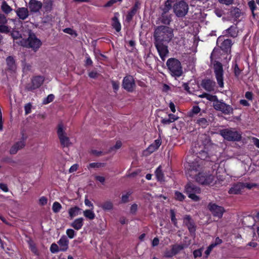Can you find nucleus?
Instances as JSON below:
<instances>
[{"instance_id": "nucleus-1", "label": "nucleus", "mask_w": 259, "mask_h": 259, "mask_svg": "<svg viewBox=\"0 0 259 259\" xmlns=\"http://www.w3.org/2000/svg\"><path fill=\"white\" fill-rule=\"evenodd\" d=\"M185 167L187 177L195 179L199 184L210 185L214 183V176L209 173L200 172L202 169V167H200V165L195 168L193 163H187L185 164Z\"/></svg>"}, {"instance_id": "nucleus-2", "label": "nucleus", "mask_w": 259, "mask_h": 259, "mask_svg": "<svg viewBox=\"0 0 259 259\" xmlns=\"http://www.w3.org/2000/svg\"><path fill=\"white\" fill-rule=\"evenodd\" d=\"M154 37L155 41L168 42L174 37L173 30L167 26H158L155 30Z\"/></svg>"}, {"instance_id": "nucleus-3", "label": "nucleus", "mask_w": 259, "mask_h": 259, "mask_svg": "<svg viewBox=\"0 0 259 259\" xmlns=\"http://www.w3.org/2000/svg\"><path fill=\"white\" fill-rule=\"evenodd\" d=\"M172 3H174V11L178 17H183L186 15L188 11V6L186 2L183 1L167 0L166 4L171 6Z\"/></svg>"}, {"instance_id": "nucleus-4", "label": "nucleus", "mask_w": 259, "mask_h": 259, "mask_svg": "<svg viewBox=\"0 0 259 259\" xmlns=\"http://www.w3.org/2000/svg\"><path fill=\"white\" fill-rule=\"evenodd\" d=\"M166 65L170 74L175 77H180L183 74L181 62L175 58H169L166 62Z\"/></svg>"}, {"instance_id": "nucleus-5", "label": "nucleus", "mask_w": 259, "mask_h": 259, "mask_svg": "<svg viewBox=\"0 0 259 259\" xmlns=\"http://www.w3.org/2000/svg\"><path fill=\"white\" fill-rule=\"evenodd\" d=\"M221 135L229 141H239L241 134L234 128H226L220 131Z\"/></svg>"}, {"instance_id": "nucleus-6", "label": "nucleus", "mask_w": 259, "mask_h": 259, "mask_svg": "<svg viewBox=\"0 0 259 259\" xmlns=\"http://www.w3.org/2000/svg\"><path fill=\"white\" fill-rule=\"evenodd\" d=\"M21 45L31 48L34 51H37L41 45L40 40L35 35L31 32L29 33V37L27 40L21 41Z\"/></svg>"}, {"instance_id": "nucleus-7", "label": "nucleus", "mask_w": 259, "mask_h": 259, "mask_svg": "<svg viewBox=\"0 0 259 259\" xmlns=\"http://www.w3.org/2000/svg\"><path fill=\"white\" fill-rule=\"evenodd\" d=\"M199 149H201L200 151L197 149V147L195 145L193 149V152L196 153L198 154L197 157L195 159L194 161L188 162L187 163H193L195 165V168L197 167L198 165H200V167H201V165L204 160H208L209 156L207 152L203 150L202 148L199 146Z\"/></svg>"}, {"instance_id": "nucleus-8", "label": "nucleus", "mask_w": 259, "mask_h": 259, "mask_svg": "<svg viewBox=\"0 0 259 259\" xmlns=\"http://www.w3.org/2000/svg\"><path fill=\"white\" fill-rule=\"evenodd\" d=\"M66 127L62 123L58 124L57 133L60 143L63 147H68L71 144L69 138L66 133Z\"/></svg>"}, {"instance_id": "nucleus-9", "label": "nucleus", "mask_w": 259, "mask_h": 259, "mask_svg": "<svg viewBox=\"0 0 259 259\" xmlns=\"http://www.w3.org/2000/svg\"><path fill=\"white\" fill-rule=\"evenodd\" d=\"M185 191L189 198L194 201H198L200 200V197L198 196L201 193L200 189L194 185L193 184H189L185 187Z\"/></svg>"}, {"instance_id": "nucleus-10", "label": "nucleus", "mask_w": 259, "mask_h": 259, "mask_svg": "<svg viewBox=\"0 0 259 259\" xmlns=\"http://www.w3.org/2000/svg\"><path fill=\"white\" fill-rule=\"evenodd\" d=\"M214 72L218 83L221 88L224 87L223 82V69L221 63L216 62L213 65Z\"/></svg>"}, {"instance_id": "nucleus-11", "label": "nucleus", "mask_w": 259, "mask_h": 259, "mask_svg": "<svg viewBox=\"0 0 259 259\" xmlns=\"http://www.w3.org/2000/svg\"><path fill=\"white\" fill-rule=\"evenodd\" d=\"M122 87L129 92H133L136 88V83L133 77L127 75L124 77L122 81Z\"/></svg>"}, {"instance_id": "nucleus-12", "label": "nucleus", "mask_w": 259, "mask_h": 259, "mask_svg": "<svg viewBox=\"0 0 259 259\" xmlns=\"http://www.w3.org/2000/svg\"><path fill=\"white\" fill-rule=\"evenodd\" d=\"M213 104L215 109L221 111L225 114H230L233 112V108L223 102L218 100Z\"/></svg>"}, {"instance_id": "nucleus-13", "label": "nucleus", "mask_w": 259, "mask_h": 259, "mask_svg": "<svg viewBox=\"0 0 259 259\" xmlns=\"http://www.w3.org/2000/svg\"><path fill=\"white\" fill-rule=\"evenodd\" d=\"M217 45L220 47L221 49L226 52L230 51L232 45V42L230 39H224V36H220L217 39Z\"/></svg>"}, {"instance_id": "nucleus-14", "label": "nucleus", "mask_w": 259, "mask_h": 259, "mask_svg": "<svg viewBox=\"0 0 259 259\" xmlns=\"http://www.w3.org/2000/svg\"><path fill=\"white\" fill-rule=\"evenodd\" d=\"M154 44L161 59L164 61L169 52L167 47L160 41H155Z\"/></svg>"}, {"instance_id": "nucleus-15", "label": "nucleus", "mask_w": 259, "mask_h": 259, "mask_svg": "<svg viewBox=\"0 0 259 259\" xmlns=\"http://www.w3.org/2000/svg\"><path fill=\"white\" fill-rule=\"evenodd\" d=\"M208 207L213 215L219 218H221L225 212V209L222 206L215 203H210Z\"/></svg>"}, {"instance_id": "nucleus-16", "label": "nucleus", "mask_w": 259, "mask_h": 259, "mask_svg": "<svg viewBox=\"0 0 259 259\" xmlns=\"http://www.w3.org/2000/svg\"><path fill=\"white\" fill-rule=\"evenodd\" d=\"M44 81V78L42 76H35L31 79V84L27 86V89L29 91H32L37 89L41 85Z\"/></svg>"}, {"instance_id": "nucleus-17", "label": "nucleus", "mask_w": 259, "mask_h": 259, "mask_svg": "<svg viewBox=\"0 0 259 259\" xmlns=\"http://www.w3.org/2000/svg\"><path fill=\"white\" fill-rule=\"evenodd\" d=\"M41 2L37 0H30L28 3L29 10L32 13H37L42 8Z\"/></svg>"}, {"instance_id": "nucleus-18", "label": "nucleus", "mask_w": 259, "mask_h": 259, "mask_svg": "<svg viewBox=\"0 0 259 259\" xmlns=\"http://www.w3.org/2000/svg\"><path fill=\"white\" fill-rule=\"evenodd\" d=\"M141 3L139 1H137L131 11L128 12L126 16V19L128 22L131 21L133 16L136 14L137 11L140 9Z\"/></svg>"}, {"instance_id": "nucleus-19", "label": "nucleus", "mask_w": 259, "mask_h": 259, "mask_svg": "<svg viewBox=\"0 0 259 259\" xmlns=\"http://www.w3.org/2000/svg\"><path fill=\"white\" fill-rule=\"evenodd\" d=\"M15 12L18 17L22 20H25L29 16V11L27 8H18L15 10Z\"/></svg>"}, {"instance_id": "nucleus-20", "label": "nucleus", "mask_w": 259, "mask_h": 259, "mask_svg": "<svg viewBox=\"0 0 259 259\" xmlns=\"http://www.w3.org/2000/svg\"><path fill=\"white\" fill-rule=\"evenodd\" d=\"M243 185L242 183H238L233 185L229 189L228 193L230 194L237 195L241 193L243 189Z\"/></svg>"}, {"instance_id": "nucleus-21", "label": "nucleus", "mask_w": 259, "mask_h": 259, "mask_svg": "<svg viewBox=\"0 0 259 259\" xmlns=\"http://www.w3.org/2000/svg\"><path fill=\"white\" fill-rule=\"evenodd\" d=\"M191 242L190 241H189L187 243H184L182 244H176L172 246L171 249L173 252V254L176 255V254L180 252L183 249L187 248L190 244Z\"/></svg>"}, {"instance_id": "nucleus-22", "label": "nucleus", "mask_w": 259, "mask_h": 259, "mask_svg": "<svg viewBox=\"0 0 259 259\" xmlns=\"http://www.w3.org/2000/svg\"><path fill=\"white\" fill-rule=\"evenodd\" d=\"M60 250L65 251L67 250L68 248L69 241L66 237L63 236L61 237L60 240L58 241Z\"/></svg>"}, {"instance_id": "nucleus-23", "label": "nucleus", "mask_w": 259, "mask_h": 259, "mask_svg": "<svg viewBox=\"0 0 259 259\" xmlns=\"http://www.w3.org/2000/svg\"><path fill=\"white\" fill-rule=\"evenodd\" d=\"M25 145V144L23 140L17 142L10 148L9 151L10 154L12 155L16 154L18 151L22 149Z\"/></svg>"}, {"instance_id": "nucleus-24", "label": "nucleus", "mask_w": 259, "mask_h": 259, "mask_svg": "<svg viewBox=\"0 0 259 259\" xmlns=\"http://www.w3.org/2000/svg\"><path fill=\"white\" fill-rule=\"evenodd\" d=\"M203 88L206 91L211 92L214 91L215 83L210 79L204 80L202 82Z\"/></svg>"}, {"instance_id": "nucleus-25", "label": "nucleus", "mask_w": 259, "mask_h": 259, "mask_svg": "<svg viewBox=\"0 0 259 259\" xmlns=\"http://www.w3.org/2000/svg\"><path fill=\"white\" fill-rule=\"evenodd\" d=\"M8 69L12 72H15L17 69V65L14 58L11 57H8L6 59Z\"/></svg>"}, {"instance_id": "nucleus-26", "label": "nucleus", "mask_w": 259, "mask_h": 259, "mask_svg": "<svg viewBox=\"0 0 259 259\" xmlns=\"http://www.w3.org/2000/svg\"><path fill=\"white\" fill-rule=\"evenodd\" d=\"M119 16V14L118 13H114V16L112 18V25L113 27L116 30V31L119 32L121 30V25L120 22L118 21V17Z\"/></svg>"}, {"instance_id": "nucleus-27", "label": "nucleus", "mask_w": 259, "mask_h": 259, "mask_svg": "<svg viewBox=\"0 0 259 259\" xmlns=\"http://www.w3.org/2000/svg\"><path fill=\"white\" fill-rule=\"evenodd\" d=\"M161 144V140L159 139H156L154 142L151 144L147 149V151L149 153H152L158 149Z\"/></svg>"}, {"instance_id": "nucleus-28", "label": "nucleus", "mask_w": 259, "mask_h": 259, "mask_svg": "<svg viewBox=\"0 0 259 259\" xmlns=\"http://www.w3.org/2000/svg\"><path fill=\"white\" fill-rule=\"evenodd\" d=\"M83 225V219L82 218H79L75 219L72 222L70 226L76 230L80 229Z\"/></svg>"}, {"instance_id": "nucleus-29", "label": "nucleus", "mask_w": 259, "mask_h": 259, "mask_svg": "<svg viewBox=\"0 0 259 259\" xmlns=\"http://www.w3.org/2000/svg\"><path fill=\"white\" fill-rule=\"evenodd\" d=\"M81 209L78 206H74L71 207L68 210V214L71 218H73L76 216H77L81 213Z\"/></svg>"}, {"instance_id": "nucleus-30", "label": "nucleus", "mask_w": 259, "mask_h": 259, "mask_svg": "<svg viewBox=\"0 0 259 259\" xmlns=\"http://www.w3.org/2000/svg\"><path fill=\"white\" fill-rule=\"evenodd\" d=\"M184 222L187 226L190 233H194L195 231V228L193 223L191 222L190 217L189 216L185 217Z\"/></svg>"}, {"instance_id": "nucleus-31", "label": "nucleus", "mask_w": 259, "mask_h": 259, "mask_svg": "<svg viewBox=\"0 0 259 259\" xmlns=\"http://www.w3.org/2000/svg\"><path fill=\"white\" fill-rule=\"evenodd\" d=\"M1 9L4 13L7 15H8L13 11L12 8L5 1L2 3Z\"/></svg>"}, {"instance_id": "nucleus-32", "label": "nucleus", "mask_w": 259, "mask_h": 259, "mask_svg": "<svg viewBox=\"0 0 259 259\" xmlns=\"http://www.w3.org/2000/svg\"><path fill=\"white\" fill-rule=\"evenodd\" d=\"M100 206L104 210H111L113 208V204L112 201L107 200L102 203Z\"/></svg>"}, {"instance_id": "nucleus-33", "label": "nucleus", "mask_w": 259, "mask_h": 259, "mask_svg": "<svg viewBox=\"0 0 259 259\" xmlns=\"http://www.w3.org/2000/svg\"><path fill=\"white\" fill-rule=\"evenodd\" d=\"M226 31L228 33L229 36L233 37H235L238 35L237 27L235 25L231 26L226 30Z\"/></svg>"}, {"instance_id": "nucleus-34", "label": "nucleus", "mask_w": 259, "mask_h": 259, "mask_svg": "<svg viewBox=\"0 0 259 259\" xmlns=\"http://www.w3.org/2000/svg\"><path fill=\"white\" fill-rule=\"evenodd\" d=\"M155 176L158 181H164V175L162 171L161 165L159 166L155 170Z\"/></svg>"}, {"instance_id": "nucleus-35", "label": "nucleus", "mask_w": 259, "mask_h": 259, "mask_svg": "<svg viewBox=\"0 0 259 259\" xmlns=\"http://www.w3.org/2000/svg\"><path fill=\"white\" fill-rule=\"evenodd\" d=\"M83 215L87 219L92 220L95 218L96 215L93 209H86L83 211Z\"/></svg>"}, {"instance_id": "nucleus-36", "label": "nucleus", "mask_w": 259, "mask_h": 259, "mask_svg": "<svg viewBox=\"0 0 259 259\" xmlns=\"http://www.w3.org/2000/svg\"><path fill=\"white\" fill-rule=\"evenodd\" d=\"M197 123L203 128L206 127L208 124L207 120L204 118H200L197 120Z\"/></svg>"}, {"instance_id": "nucleus-37", "label": "nucleus", "mask_w": 259, "mask_h": 259, "mask_svg": "<svg viewBox=\"0 0 259 259\" xmlns=\"http://www.w3.org/2000/svg\"><path fill=\"white\" fill-rule=\"evenodd\" d=\"M63 31L64 32L69 34L74 37L77 35L76 32L70 28H65L63 30Z\"/></svg>"}, {"instance_id": "nucleus-38", "label": "nucleus", "mask_w": 259, "mask_h": 259, "mask_svg": "<svg viewBox=\"0 0 259 259\" xmlns=\"http://www.w3.org/2000/svg\"><path fill=\"white\" fill-rule=\"evenodd\" d=\"M62 206L58 202H55L52 206V209L54 212H59Z\"/></svg>"}, {"instance_id": "nucleus-39", "label": "nucleus", "mask_w": 259, "mask_h": 259, "mask_svg": "<svg viewBox=\"0 0 259 259\" xmlns=\"http://www.w3.org/2000/svg\"><path fill=\"white\" fill-rule=\"evenodd\" d=\"M175 198L176 200L182 201L184 199L185 196L182 193L176 191L175 193Z\"/></svg>"}, {"instance_id": "nucleus-40", "label": "nucleus", "mask_w": 259, "mask_h": 259, "mask_svg": "<svg viewBox=\"0 0 259 259\" xmlns=\"http://www.w3.org/2000/svg\"><path fill=\"white\" fill-rule=\"evenodd\" d=\"M50 251H51V252L55 253L59 252L60 250V248L57 244L55 243H53L51 246Z\"/></svg>"}, {"instance_id": "nucleus-41", "label": "nucleus", "mask_w": 259, "mask_h": 259, "mask_svg": "<svg viewBox=\"0 0 259 259\" xmlns=\"http://www.w3.org/2000/svg\"><path fill=\"white\" fill-rule=\"evenodd\" d=\"M66 233L68 237L70 239L73 238L76 235L75 231L72 229H67L66 230Z\"/></svg>"}, {"instance_id": "nucleus-42", "label": "nucleus", "mask_w": 259, "mask_h": 259, "mask_svg": "<svg viewBox=\"0 0 259 259\" xmlns=\"http://www.w3.org/2000/svg\"><path fill=\"white\" fill-rule=\"evenodd\" d=\"M10 30V28L5 24L0 25V32L2 33H8Z\"/></svg>"}, {"instance_id": "nucleus-43", "label": "nucleus", "mask_w": 259, "mask_h": 259, "mask_svg": "<svg viewBox=\"0 0 259 259\" xmlns=\"http://www.w3.org/2000/svg\"><path fill=\"white\" fill-rule=\"evenodd\" d=\"M54 99V96L53 94H50L48 95V97L44 100L43 103L44 104H47L53 101Z\"/></svg>"}, {"instance_id": "nucleus-44", "label": "nucleus", "mask_w": 259, "mask_h": 259, "mask_svg": "<svg viewBox=\"0 0 259 259\" xmlns=\"http://www.w3.org/2000/svg\"><path fill=\"white\" fill-rule=\"evenodd\" d=\"M104 165L103 163H91L88 166V168H94V167H100Z\"/></svg>"}, {"instance_id": "nucleus-45", "label": "nucleus", "mask_w": 259, "mask_h": 259, "mask_svg": "<svg viewBox=\"0 0 259 259\" xmlns=\"http://www.w3.org/2000/svg\"><path fill=\"white\" fill-rule=\"evenodd\" d=\"M7 22L6 16L4 14H0V25L5 24Z\"/></svg>"}, {"instance_id": "nucleus-46", "label": "nucleus", "mask_w": 259, "mask_h": 259, "mask_svg": "<svg viewBox=\"0 0 259 259\" xmlns=\"http://www.w3.org/2000/svg\"><path fill=\"white\" fill-rule=\"evenodd\" d=\"M205 98L207 100H208L209 101H213V103L215 102V101H218V99H217V96H213V95H210L208 94H206V96Z\"/></svg>"}, {"instance_id": "nucleus-47", "label": "nucleus", "mask_w": 259, "mask_h": 259, "mask_svg": "<svg viewBox=\"0 0 259 259\" xmlns=\"http://www.w3.org/2000/svg\"><path fill=\"white\" fill-rule=\"evenodd\" d=\"M122 0H110L108 1L106 4L105 5V7H109L112 6L114 4L119 2H121Z\"/></svg>"}, {"instance_id": "nucleus-48", "label": "nucleus", "mask_w": 259, "mask_h": 259, "mask_svg": "<svg viewBox=\"0 0 259 259\" xmlns=\"http://www.w3.org/2000/svg\"><path fill=\"white\" fill-rule=\"evenodd\" d=\"M248 6L250 9L251 10L252 13L253 14V11L255 9L256 5L254 1H249L248 3Z\"/></svg>"}, {"instance_id": "nucleus-49", "label": "nucleus", "mask_w": 259, "mask_h": 259, "mask_svg": "<svg viewBox=\"0 0 259 259\" xmlns=\"http://www.w3.org/2000/svg\"><path fill=\"white\" fill-rule=\"evenodd\" d=\"M170 216L171 222L175 225L177 224V220L175 217V213L173 210H170Z\"/></svg>"}, {"instance_id": "nucleus-50", "label": "nucleus", "mask_w": 259, "mask_h": 259, "mask_svg": "<svg viewBox=\"0 0 259 259\" xmlns=\"http://www.w3.org/2000/svg\"><path fill=\"white\" fill-rule=\"evenodd\" d=\"M243 189L244 188H247L248 189H251L254 187H255L256 185L255 184L253 183H243Z\"/></svg>"}, {"instance_id": "nucleus-51", "label": "nucleus", "mask_w": 259, "mask_h": 259, "mask_svg": "<svg viewBox=\"0 0 259 259\" xmlns=\"http://www.w3.org/2000/svg\"><path fill=\"white\" fill-rule=\"evenodd\" d=\"M95 179L100 182L102 184H104L105 181V177L101 176H96L95 177Z\"/></svg>"}, {"instance_id": "nucleus-52", "label": "nucleus", "mask_w": 259, "mask_h": 259, "mask_svg": "<svg viewBox=\"0 0 259 259\" xmlns=\"http://www.w3.org/2000/svg\"><path fill=\"white\" fill-rule=\"evenodd\" d=\"M193 255L195 258L200 257L202 255V249L195 250L193 252Z\"/></svg>"}, {"instance_id": "nucleus-53", "label": "nucleus", "mask_w": 259, "mask_h": 259, "mask_svg": "<svg viewBox=\"0 0 259 259\" xmlns=\"http://www.w3.org/2000/svg\"><path fill=\"white\" fill-rule=\"evenodd\" d=\"M29 248H30L31 250L33 253H36L37 249H36V248L34 244L32 242H29Z\"/></svg>"}, {"instance_id": "nucleus-54", "label": "nucleus", "mask_w": 259, "mask_h": 259, "mask_svg": "<svg viewBox=\"0 0 259 259\" xmlns=\"http://www.w3.org/2000/svg\"><path fill=\"white\" fill-rule=\"evenodd\" d=\"M130 194L126 193V194L123 195L121 197V201L123 203H126L128 201V198Z\"/></svg>"}, {"instance_id": "nucleus-55", "label": "nucleus", "mask_w": 259, "mask_h": 259, "mask_svg": "<svg viewBox=\"0 0 259 259\" xmlns=\"http://www.w3.org/2000/svg\"><path fill=\"white\" fill-rule=\"evenodd\" d=\"M218 1L220 3H221L222 4H224L226 5H230L233 3L234 0H218Z\"/></svg>"}, {"instance_id": "nucleus-56", "label": "nucleus", "mask_w": 259, "mask_h": 259, "mask_svg": "<svg viewBox=\"0 0 259 259\" xmlns=\"http://www.w3.org/2000/svg\"><path fill=\"white\" fill-rule=\"evenodd\" d=\"M84 204L86 206L91 207L92 209H93L94 206L93 203L87 198H85L84 200Z\"/></svg>"}, {"instance_id": "nucleus-57", "label": "nucleus", "mask_w": 259, "mask_h": 259, "mask_svg": "<svg viewBox=\"0 0 259 259\" xmlns=\"http://www.w3.org/2000/svg\"><path fill=\"white\" fill-rule=\"evenodd\" d=\"M47 199L45 197H41L39 199V202L41 205H44L47 203Z\"/></svg>"}, {"instance_id": "nucleus-58", "label": "nucleus", "mask_w": 259, "mask_h": 259, "mask_svg": "<svg viewBox=\"0 0 259 259\" xmlns=\"http://www.w3.org/2000/svg\"><path fill=\"white\" fill-rule=\"evenodd\" d=\"M112 87H113L114 90H115L116 91L118 90L119 87V82H116V81H112Z\"/></svg>"}, {"instance_id": "nucleus-59", "label": "nucleus", "mask_w": 259, "mask_h": 259, "mask_svg": "<svg viewBox=\"0 0 259 259\" xmlns=\"http://www.w3.org/2000/svg\"><path fill=\"white\" fill-rule=\"evenodd\" d=\"M240 70L239 69L237 64H235L234 66V73L236 76H238L240 73Z\"/></svg>"}, {"instance_id": "nucleus-60", "label": "nucleus", "mask_w": 259, "mask_h": 259, "mask_svg": "<svg viewBox=\"0 0 259 259\" xmlns=\"http://www.w3.org/2000/svg\"><path fill=\"white\" fill-rule=\"evenodd\" d=\"M138 209V205L136 204H133L131 207V212L132 213H135Z\"/></svg>"}, {"instance_id": "nucleus-61", "label": "nucleus", "mask_w": 259, "mask_h": 259, "mask_svg": "<svg viewBox=\"0 0 259 259\" xmlns=\"http://www.w3.org/2000/svg\"><path fill=\"white\" fill-rule=\"evenodd\" d=\"M122 145V143L120 141H117L115 145L112 148V150H117L119 149Z\"/></svg>"}, {"instance_id": "nucleus-62", "label": "nucleus", "mask_w": 259, "mask_h": 259, "mask_svg": "<svg viewBox=\"0 0 259 259\" xmlns=\"http://www.w3.org/2000/svg\"><path fill=\"white\" fill-rule=\"evenodd\" d=\"M31 106L30 104H28L25 106V111L26 114H28L30 113L31 112Z\"/></svg>"}, {"instance_id": "nucleus-63", "label": "nucleus", "mask_w": 259, "mask_h": 259, "mask_svg": "<svg viewBox=\"0 0 259 259\" xmlns=\"http://www.w3.org/2000/svg\"><path fill=\"white\" fill-rule=\"evenodd\" d=\"M173 255H174V254H173V252H172V249H171L170 251H169V250H166L164 252V256L165 257H171Z\"/></svg>"}, {"instance_id": "nucleus-64", "label": "nucleus", "mask_w": 259, "mask_h": 259, "mask_svg": "<svg viewBox=\"0 0 259 259\" xmlns=\"http://www.w3.org/2000/svg\"><path fill=\"white\" fill-rule=\"evenodd\" d=\"M31 66L30 64L25 63L23 65V69L24 71H27L30 70L31 69Z\"/></svg>"}]
</instances>
